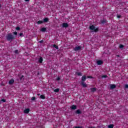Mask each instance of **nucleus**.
Returning a JSON list of instances; mask_svg holds the SVG:
<instances>
[{
	"mask_svg": "<svg viewBox=\"0 0 128 128\" xmlns=\"http://www.w3.org/2000/svg\"><path fill=\"white\" fill-rule=\"evenodd\" d=\"M39 42L40 44H42V42H44V40H41L39 41Z\"/></svg>",
	"mask_w": 128,
	"mask_h": 128,
	"instance_id": "31",
	"label": "nucleus"
},
{
	"mask_svg": "<svg viewBox=\"0 0 128 128\" xmlns=\"http://www.w3.org/2000/svg\"><path fill=\"white\" fill-rule=\"evenodd\" d=\"M76 114H82V112L80 111V110H76Z\"/></svg>",
	"mask_w": 128,
	"mask_h": 128,
	"instance_id": "21",
	"label": "nucleus"
},
{
	"mask_svg": "<svg viewBox=\"0 0 128 128\" xmlns=\"http://www.w3.org/2000/svg\"><path fill=\"white\" fill-rule=\"evenodd\" d=\"M2 102H6V100L5 99H2L0 100V103H2Z\"/></svg>",
	"mask_w": 128,
	"mask_h": 128,
	"instance_id": "25",
	"label": "nucleus"
},
{
	"mask_svg": "<svg viewBox=\"0 0 128 128\" xmlns=\"http://www.w3.org/2000/svg\"><path fill=\"white\" fill-rule=\"evenodd\" d=\"M56 80L58 81V80H60V78L59 76H58L57 78H56Z\"/></svg>",
	"mask_w": 128,
	"mask_h": 128,
	"instance_id": "30",
	"label": "nucleus"
},
{
	"mask_svg": "<svg viewBox=\"0 0 128 128\" xmlns=\"http://www.w3.org/2000/svg\"><path fill=\"white\" fill-rule=\"evenodd\" d=\"M24 114H28V112H30V109L29 108L26 109L25 110H24Z\"/></svg>",
	"mask_w": 128,
	"mask_h": 128,
	"instance_id": "14",
	"label": "nucleus"
},
{
	"mask_svg": "<svg viewBox=\"0 0 128 128\" xmlns=\"http://www.w3.org/2000/svg\"><path fill=\"white\" fill-rule=\"evenodd\" d=\"M43 60H44L42 59V57H40L38 59V62H40V64H42Z\"/></svg>",
	"mask_w": 128,
	"mask_h": 128,
	"instance_id": "12",
	"label": "nucleus"
},
{
	"mask_svg": "<svg viewBox=\"0 0 128 128\" xmlns=\"http://www.w3.org/2000/svg\"><path fill=\"white\" fill-rule=\"evenodd\" d=\"M86 80V76H82V78L81 79V86H82V88H87L88 87V84L84 82Z\"/></svg>",
	"mask_w": 128,
	"mask_h": 128,
	"instance_id": "2",
	"label": "nucleus"
},
{
	"mask_svg": "<svg viewBox=\"0 0 128 128\" xmlns=\"http://www.w3.org/2000/svg\"><path fill=\"white\" fill-rule=\"evenodd\" d=\"M74 50L75 52H78V50H82V46H76L74 48Z\"/></svg>",
	"mask_w": 128,
	"mask_h": 128,
	"instance_id": "4",
	"label": "nucleus"
},
{
	"mask_svg": "<svg viewBox=\"0 0 128 128\" xmlns=\"http://www.w3.org/2000/svg\"><path fill=\"white\" fill-rule=\"evenodd\" d=\"M16 30H20V26H17L16 27Z\"/></svg>",
	"mask_w": 128,
	"mask_h": 128,
	"instance_id": "26",
	"label": "nucleus"
},
{
	"mask_svg": "<svg viewBox=\"0 0 128 128\" xmlns=\"http://www.w3.org/2000/svg\"><path fill=\"white\" fill-rule=\"evenodd\" d=\"M100 22L102 24H106V22H108V20H106V19L101 20H100Z\"/></svg>",
	"mask_w": 128,
	"mask_h": 128,
	"instance_id": "5",
	"label": "nucleus"
},
{
	"mask_svg": "<svg viewBox=\"0 0 128 128\" xmlns=\"http://www.w3.org/2000/svg\"><path fill=\"white\" fill-rule=\"evenodd\" d=\"M124 45L120 44V46H119V48H120L122 49V48H124Z\"/></svg>",
	"mask_w": 128,
	"mask_h": 128,
	"instance_id": "22",
	"label": "nucleus"
},
{
	"mask_svg": "<svg viewBox=\"0 0 128 128\" xmlns=\"http://www.w3.org/2000/svg\"><path fill=\"white\" fill-rule=\"evenodd\" d=\"M37 24H44V21L38 20V22H37Z\"/></svg>",
	"mask_w": 128,
	"mask_h": 128,
	"instance_id": "18",
	"label": "nucleus"
},
{
	"mask_svg": "<svg viewBox=\"0 0 128 128\" xmlns=\"http://www.w3.org/2000/svg\"><path fill=\"white\" fill-rule=\"evenodd\" d=\"M25 2H30V0H25Z\"/></svg>",
	"mask_w": 128,
	"mask_h": 128,
	"instance_id": "36",
	"label": "nucleus"
},
{
	"mask_svg": "<svg viewBox=\"0 0 128 128\" xmlns=\"http://www.w3.org/2000/svg\"><path fill=\"white\" fill-rule=\"evenodd\" d=\"M40 98H42V100H44V98H46V97H44V96H40Z\"/></svg>",
	"mask_w": 128,
	"mask_h": 128,
	"instance_id": "32",
	"label": "nucleus"
},
{
	"mask_svg": "<svg viewBox=\"0 0 128 128\" xmlns=\"http://www.w3.org/2000/svg\"><path fill=\"white\" fill-rule=\"evenodd\" d=\"M40 96H44V95H40Z\"/></svg>",
	"mask_w": 128,
	"mask_h": 128,
	"instance_id": "37",
	"label": "nucleus"
},
{
	"mask_svg": "<svg viewBox=\"0 0 128 128\" xmlns=\"http://www.w3.org/2000/svg\"><path fill=\"white\" fill-rule=\"evenodd\" d=\"M96 64L98 66H100L104 64V62L102 60H98L96 61Z\"/></svg>",
	"mask_w": 128,
	"mask_h": 128,
	"instance_id": "6",
	"label": "nucleus"
},
{
	"mask_svg": "<svg viewBox=\"0 0 128 128\" xmlns=\"http://www.w3.org/2000/svg\"><path fill=\"white\" fill-rule=\"evenodd\" d=\"M49 19L48 18H46L44 19H43V22H48Z\"/></svg>",
	"mask_w": 128,
	"mask_h": 128,
	"instance_id": "10",
	"label": "nucleus"
},
{
	"mask_svg": "<svg viewBox=\"0 0 128 128\" xmlns=\"http://www.w3.org/2000/svg\"><path fill=\"white\" fill-rule=\"evenodd\" d=\"M76 74L77 76H82V74L80 72H77Z\"/></svg>",
	"mask_w": 128,
	"mask_h": 128,
	"instance_id": "17",
	"label": "nucleus"
},
{
	"mask_svg": "<svg viewBox=\"0 0 128 128\" xmlns=\"http://www.w3.org/2000/svg\"><path fill=\"white\" fill-rule=\"evenodd\" d=\"M108 78V76H106V75H103V76H102V78Z\"/></svg>",
	"mask_w": 128,
	"mask_h": 128,
	"instance_id": "23",
	"label": "nucleus"
},
{
	"mask_svg": "<svg viewBox=\"0 0 128 128\" xmlns=\"http://www.w3.org/2000/svg\"><path fill=\"white\" fill-rule=\"evenodd\" d=\"M16 36H18V32H13V34L12 33H10L8 34L6 36V40H8V42H12V40H16Z\"/></svg>",
	"mask_w": 128,
	"mask_h": 128,
	"instance_id": "1",
	"label": "nucleus"
},
{
	"mask_svg": "<svg viewBox=\"0 0 128 128\" xmlns=\"http://www.w3.org/2000/svg\"><path fill=\"white\" fill-rule=\"evenodd\" d=\"M31 100H36V98H34V97H32V98H31Z\"/></svg>",
	"mask_w": 128,
	"mask_h": 128,
	"instance_id": "34",
	"label": "nucleus"
},
{
	"mask_svg": "<svg viewBox=\"0 0 128 128\" xmlns=\"http://www.w3.org/2000/svg\"><path fill=\"white\" fill-rule=\"evenodd\" d=\"M0 8H2V6H0Z\"/></svg>",
	"mask_w": 128,
	"mask_h": 128,
	"instance_id": "39",
	"label": "nucleus"
},
{
	"mask_svg": "<svg viewBox=\"0 0 128 128\" xmlns=\"http://www.w3.org/2000/svg\"><path fill=\"white\" fill-rule=\"evenodd\" d=\"M54 92H60V88L54 89Z\"/></svg>",
	"mask_w": 128,
	"mask_h": 128,
	"instance_id": "20",
	"label": "nucleus"
},
{
	"mask_svg": "<svg viewBox=\"0 0 128 128\" xmlns=\"http://www.w3.org/2000/svg\"><path fill=\"white\" fill-rule=\"evenodd\" d=\"M53 48H56V50H58V46L56 45L55 44H53Z\"/></svg>",
	"mask_w": 128,
	"mask_h": 128,
	"instance_id": "19",
	"label": "nucleus"
},
{
	"mask_svg": "<svg viewBox=\"0 0 128 128\" xmlns=\"http://www.w3.org/2000/svg\"><path fill=\"white\" fill-rule=\"evenodd\" d=\"M87 78H94V77L92 76H87Z\"/></svg>",
	"mask_w": 128,
	"mask_h": 128,
	"instance_id": "29",
	"label": "nucleus"
},
{
	"mask_svg": "<svg viewBox=\"0 0 128 128\" xmlns=\"http://www.w3.org/2000/svg\"><path fill=\"white\" fill-rule=\"evenodd\" d=\"M108 128H114V125H112V124H110V125L108 126Z\"/></svg>",
	"mask_w": 128,
	"mask_h": 128,
	"instance_id": "24",
	"label": "nucleus"
},
{
	"mask_svg": "<svg viewBox=\"0 0 128 128\" xmlns=\"http://www.w3.org/2000/svg\"><path fill=\"white\" fill-rule=\"evenodd\" d=\"M71 110H76V105H72L70 107Z\"/></svg>",
	"mask_w": 128,
	"mask_h": 128,
	"instance_id": "13",
	"label": "nucleus"
},
{
	"mask_svg": "<svg viewBox=\"0 0 128 128\" xmlns=\"http://www.w3.org/2000/svg\"><path fill=\"white\" fill-rule=\"evenodd\" d=\"M24 76H22L20 78V82H24Z\"/></svg>",
	"mask_w": 128,
	"mask_h": 128,
	"instance_id": "16",
	"label": "nucleus"
},
{
	"mask_svg": "<svg viewBox=\"0 0 128 128\" xmlns=\"http://www.w3.org/2000/svg\"><path fill=\"white\" fill-rule=\"evenodd\" d=\"M117 18H122V16L120 15H119L118 14Z\"/></svg>",
	"mask_w": 128,
	"mask_h": 128,
	"instance_id": "28",
	"label": "nucleus"
},
{
	"mask_svg": "<svg viewBox=\"0 0 128 128\" xmlns=\"http://www.w3.org/2000/svg\"><path fill=\"white\" fill-rule=\"evenodd\" d=\"M89 28L92 30V32H98V28H96L94 25L90 26Z\"/></svg>",
	"mask_w": 128,
	"mask_h": 128,
	"instance_id": "3",
	"label": "nucleus"
},
{
	"mask_svg": "<svg viewBox=\"0 0 128 128\" xmlns=\"http://www.w3.org/2000/svg\"><path fill=\"white\" fill-rule=\"evenodd\" d=\"M19 34H20V36H23L22 33H20Z\"/></svg>",
	"mask_w": 128,
	"mask_h": 128,
	"instance_id": "35",
	"label": "nucleus"
},
{
	"mask_svg": "<svg viewBox=\"0 0 128 128\" xmlns=\"http://www.w3.org/2000/svg\"><path fill=\"white\" fill-rule=\"evenodd\" d=\"M14 53L16 54H18V50H15Z\"/></svg>",
	"mask_w": 128,
	"mask_h": 128,
	"instance_id": "27",
	"label": "nucleus"
},
{
	"mask_svg": "<svg viewBox=\"0 0 128 128\" xmlns=\"http://www.w3.org/2000/svg\"><path fill=\"white\" fill-rule=\"evenodd\" d=\"M37 95H38V96H40V94H38Z\"/></svg>",
	"mask_w": 128,
	"mask_h": 128,
	"instance_id": "38",
	"label": "nucleus"
},
{
	"mask_svg": "<svg viewBox=\"0 0 128 128\" xmlns=\"http://www.w3.org/2000/svg\"><path fill=\"white\" fill-rule=\"evenodd\" d=\"M116 88V86L114 84H112L110 85V90H114Z\"/></svg>",
	"mask_w": 128,
	"mask_h": 128,
	"instance_id": "8",
	"label": "nucleus"
},
{
	"mask_svg": "<svg viewBox=\"0 0 128 128\" xmlns=\"http://www.w3.org/2000/svg\"><path fill=\"white\" fill-rule=\"evenodd\" d=\"M124 88H128V84H126Z\"/></svg>",
	"mask_w": 128,
	"mask_h": 128,
	"instance_id": "33",
	"label": "nucleus"
},
{
	"mask_svg": "<svg viewBox=\"0 0 128 128\" xmlns=\"http://www.w3.org/2000/svg\"><path fill=\"white\" fill-rule=\"evenodd\" d=\"M14 82V80L13 79H12L9 81L8 84H12Z\"/></svg>",
	"mask_w": 128,
	"mask_h": 128,
	"instance_id": "11",
	"label": "nucleus"
},
{
	"mask_svg": "<svg viewBox=\"0 0 128 128\" xmlns=\"http://www.w3.org/2000/svg\"><path fill=\"white\" fill-rule=\"evenodd\" d=\"M62 26L66 28H68V24L66 22H64L62 24Z\"/></svg>",
	"mask_w": 128,
	"mask_h": 128,
	"instance_id": "7",
	"label": "nucleus"
},
{
	"mask_svg": "<svg viewBox=\"0 0 128 128\" xmlns=\"http://www.w3.org/2000/svg\"><path fill=\"white\" fill-rule=\"evenodd\" d=\"M42 32H46V28H41L40 30Z\"/></svg>",
	"mask_w": 128,
	"mask_h": 128,
	"instance_id": "15",
	"label": "nucleus"
},
{
	"mask_svg": "<svg viewBox=\"0 0 128 128\" xmlns=\"http://www.w3.org/2000/svg\"><path fill=\"white\" fill-rule=\"evenodd\" d=\"M90 90L92 92H96V88H90Z\"/></svg>",
	"mask_w": 128,
	"mask_h": 128,
	"instance_id": "9",
	"label": "nucleus"
}]
</instances>
